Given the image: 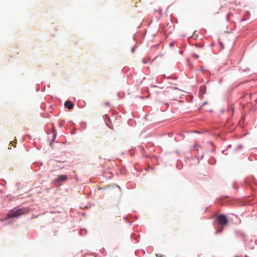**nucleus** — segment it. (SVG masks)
I'll return each mask as SVG.
<instances>
[{
  "mask_svg": "<svg viewBox=\"0 0 257 257\" xmlns=\"http://www.w3.org/2000/svg\"><path fill=\"white\" fill-rule=\"evenodd\" d=\"M68 179V177L66 175H62L59 176L54 181V184L55 185L59 186L60 182H64L66 181Z\"/></svg>",
  "mask_w": 257,
  "mask_h": 257,
  "instance_id": "obj_3",
  "label": "nucleus"
},
{
  "mask_svg": "<svg viewBox=\"0 0 257 257\" xmlns=\"http://www.w3.org/2000/svg\"><path fill=\"white\" fill-rule=\"evenodd\" d=\"M103 118H104V121H105V123L107 125V126H108L110 128H112L111 124V122L110 120V117H109V116L106 114L103 116Z\"/></svg>",
  "mask_w": 257,
  "mask_h": 257,
  "instance_id": "obj_4",
  "label": "nucleus"
},
{
  "mask_svg": "<svg viewBox=\"0 0 257 257\" xmlns=\"http://www.w3.org/2000/svg\"><path fill=\"white\" fill-rule=\"evenodd\" d=\"M65 107L68 109H72L74 107V105L70 100H67L65 102Z\"/></svg>",
  "mask_w": 257,
  "mask_h": 257,
  "instance_id": "obj_5",
  "label": "nucleus"
},
{
  "mask_svg": "<svg viewBox=\"0 0 257 257\" xmlns=\"http://www.w3.org/2000/svg\"><path fill=\"white\" fill-rule=\"evenodd\" d=\"M192 56L195 59H198L199 58V56L195 53L192 54Z\"/></svg>",
  "mask_w": 257,
  "mask_h": 257,
  "instance_id": "obj_7",
  "label": "nucleus"
},
{
  "mask_svg": "<svg viewBox=\"0 0 257 257\" xmlns=\"http://www.w3.org/2000/svg\"><path fill=\"white\" fill-rule=\"evenodd\" d=\"M206 86H204V85H202L200 87V90H199V96L200 97H202L203 96V94L206 92Z\"/></svg>",
  "mask_w": 257,
  "mask_h": 257,
  "instance_id": "obj_6",
  "label": "nucleus"
},
{
  "mask_svg": "<svg viewBox=\"0 0 257 257\" xmlns=\"http://www.w3.org/2000/svg\"><path fill=\"white\" fill-rule=\"evenodd\" d=\"M104 104L106 106H108V105H109V102H105Z\"/></svg>",
  "mask_w": 257,
  "mask_h": 257,
  "instance_id": "obj_8",
  "label": "nucleus"
},
{
  "mask_svg": "<svg viewBox=\"0 0 257 257\" xmlns=\"http://www.w3.org/2000/svg\"><path fill=\"white\" fill-rule=\"evenodd\" d=\"M28 210L26 209H19L11 211L8 214L9 218L18 217L19 216L26 213Z\"/></svg>",
  "mask_w": 257,
  "mask_h": 257,
  "instance_id": "obj_1",
  "label": "nucleus"
},
{
  "mask_svg": "<svg viewBox=\"0 0 257 257\" xmlns=\"http://www.w3.org/2000/svg\"><path fill=\"white\" fill-rule=\"evenodd\" d=\"M217 221L218 224L222 226L226 225L228 223V219L225 215L220 214L217 217Z\"/></svg>",
  "mask_w": 257,
  "mask_h": 257,
  "instance_id": "obj_2",
  "label": "nucleus"
}]
</instances>
